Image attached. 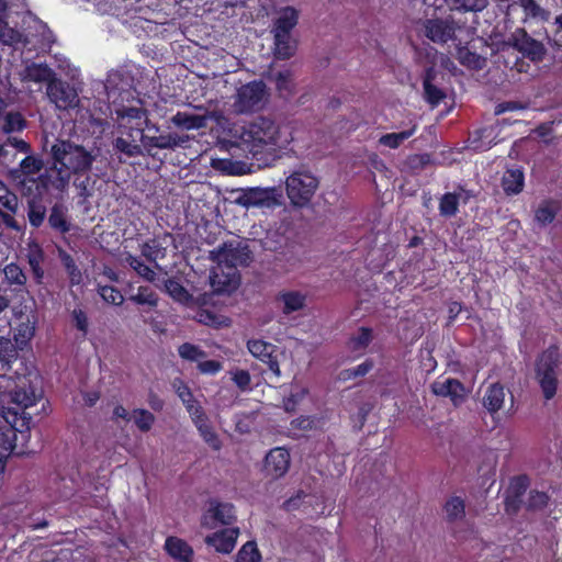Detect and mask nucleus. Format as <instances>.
<instances>
[{
	"label": "nucleus",
	"mask_w": 562,
	"mask_h": 562,
	"mask_svg": "<svg viewBox=\"0 0 562 562\" xmlns=\"http://www.w3.org/2000/svg\"><path fill=\"white\" fill-rule=\"evenodd\" d=\"M236 203L246 207H274L279 204V194L276 188H250L244 191Z\"/></svg>",
	"instance_id": "nucleus-11"
},
{
	"label": "nucleus",
	"mask_w": 562,
	"mask_h": 562,
	"mask_svg": "<svg viewBox=\"0 0 562 562\" xmlns=\"http://www.w3.org/2000/svg\"><path fill=\"white\" fill-rule=\"evenodd\" d=\"M132 419L139 430L148 431L155 422V416L146 409H134Z\"/></svg>",
	"instance_id": "nucleus-47"
},
{
	"label": "nucleus",
	"mask_w": 562,
	"mask_h": 562,
	"mask_svg": "<svg viewBox=\"0 0 562 562\" xmlns=\"http://www.w3.org/2000/svg\"><path fill=\"white\" fill-rule=\"evenodd\" d=\"M115 114L120 136L113 143L114 149L127 157L140 156L142 148L138 144L140 132H144L146 127L158 132V127L149 125L147 112L140 106H122L115 110Z\"/></svg>",
	"instance_id": "nucleus-4"
},
{
	"label": "nucleus",
	"mask_w": 562,
	"mask_h": 562,
	"mask_svg": "<svg viewBox=\"0 0 562 562\" xmlns=\"http://www.w3.org/2000/svg\"><path fill=\"white\" fill-rule=\"evenodd\" d=\"M35 334V317L26 315L14 328V340L18 345H26Z\"/></svg>",
	"instance_id": "nucleus-30"
},
{
	"label": "nucleus",
	"mask_w": 562,
	"mask_h": 562,
	"mask_svg": "<svg viewBox=\"0 0 562 562\" xmlns=\"http://www.w3.org/2000/svg\"><path fill=\"white\" fill-rule=\"evenodd\" d=\"M232 379L235 384L241 390L246 391L250 389V374L246 370H236L232 372Z\"/></svg>",
	"instance_id": "nucleus-64"
},
{
	"label": "nucleus",
	"mask_w": 562,
	"mask_h": 562,
	"mask_svg": "<svg viewBox=\"0 0 562 562\" xmlns=\"http://www.w3.org/2000/svg\"><path fill=\"white\" fill-rule=\"evenodd\" d=\"M210 259L215 263L214 267L228 269L229 266L237 267L243 262L241 250L234 243H224L210 252Z\"/></svg>",
	"instance_id": "nucleus-15"
},
{
	"label": "nucleus",
	"mask_w": 562,
	"mask_h": 562,
	"mask_svg": "<svg viewBox=\"0 0 562 562\" xmlns=\"http://www.w3.org/2000/svg\"><path fill=\"white\" fill-rule=\"evenodd\" d=\"M278 300L283 304L282 311L284 314L300 311L305 304V295L297 291L280 293Z\"/></svg>",
	"instance_id": "nucleus-31"
},
{
	"label": "nucleus",
	"mask_w": 562,
	"mask_h": 562,
	"mask_svg": "<svg viewBox=\"0 0 562 562\" xmlns=\"http://www.w3.org/2000/svg\"><path fill=\"white\" fill-rule=\"evenodd\" d=\"M21 80L24 82H47L54 80V71L45 64L31 63L20 74Z\"/></svg>",
	"instance_id": "nucleus-23"
},
{
	"label": "nucleus",
	"mask_w": 562,
	"mask_h": 562,
	"mask_svg": "<svg viewBox=\"0 0 562 562\" xmlns=\"http://www.w3.org/2000/svg\"><path fill=\"white\" fill-rule=\"evenodd\" d=\"M472 198L470 191L459 188L454 192L445 193L439 201V213L441 216L451 217L458 213L460 203H468Z\"/></svg>",
	"instance_id": "nucleus-18"
},
{
	"label": "nucleus",
	"mask_w": 562,
	"mask_h": 562,
	"mask_svg": "<svg viewBox=\"0 0 562 562\" xmlns=\"http://www.w3.org/2000/svg\"><path fill=\"white\" fill-rule=\"evenodd\" d=\"M249 352L257 359L268 364L271 373L278 379L281 376L279 361L277 359V347L261 339H250L247 342Z\"/></svg>",
	"instance_id": "nucleus-13"
},
{
	"label": "nucleus",
	"mask_w": 562,
	"mask_h": 562,
	"mask_svg": "<svg viewBox=\"0 0 562 562\" xmlns=\"http://www.w3.org/2000/svg\"><path fill=\"white\" fill-rule=\"evenodd\" d=\"M173 125L186 130H199L206 125V117L203 115L178 112L171 117Z\"/></svg>",
	"instance_id": "nucleus-29"
},
{
	"label": "nucleus",
	"mask_w": 562,
	"mask_h": 562,
	"mask_svg": "<svg viewBox=\"0 0 562 562\" xmlns=\"http://www.w3.org/2000/svg\"><path fill=\"white\" fill-rule=\"evenodd\" d=\"M461 27L454 21L446 19H431L424 23V33L434 43L445 44L448 41H459Z\"/></svg>",
	"instance_id": "nucleus-10"
},
{
	"label": "nucleus",
	"mask_w": 562,
	"mask_h": 562,
	"mask_svg": "<svg viewBox=\"0 0 562 562\" xmlns=\"http://www.w3.org/2000/svg\"><path fill=\"white\" fill-rule=\"evenodd\" d=\"M71 319L77 330H79L82 336H86L89 328L87 313L81 308H75L71 312Z\"/></svg>",
	"instance_id": "nucleus-59"
},
{
	"label": "nucleus",
	"mask_w": 562,
	"mask_h": 562,
	"mask_svg": "<svg viewBox=\"0 0 562 562\" xmlns=\"http://www.w3.org/2000/svg\"><path fill=\"white\" fill-rule=\"evenodd\" d=\"M465 513L464 501L459 496L450 497L445 504V514L450 521L462 519Z\"/></svg>",
	"instance_id": "nucleus-38"
},
{
	"label": "nucleus",
	"mask_w": 562,
	"mask_h": 562,
	"mask_svg": "<svg viewBox=\"0 0 562 562\" xmlns=\"http://www.w3.org/2000/svg\"><path fill=\"white\" fill-rule=\"evenodd\" d=\"M175 387L178 396L186 405L187 411L191 417L202 411L201 406L198 405V403L194 401L190 389L186 384H183L181 381H178L175 382Z\"/></svg>",
	"instance_id": "nucleus-34"
},
{
	"label": "nucleus",
	"mask_w": 562,
	"mask_h": 562,
	"mask_svg": "<svg viewBox=\"0 0 562 562\" xmlns=\"http://www.w3.org/2000/svg\"><path fill=\"white\" fill-rule=\"evenodd\" d=\"M299 12L292 7H285L278 11L273 26L274 37L291 35L292 29L297 24Z\"/></svg>",
	"instance_id": "nucleus-21"
},
{
	"label": "nucleus",
	"mask_w": 562,
	"mask_h": 562,
	"mask_svg": "<svg viewBox=\"0 0 562 562\" xmlns=\"http://www.w3.org/2000/svg\"><path fill=\"white\" fill-rule=\"evenodd\" d=\"M142 256L147 258L149 261L156 262L158 259L165 257V250L156 240H149L144 243L140 248Z\"/></svg>",
	"instance_id": "nucleus-50"
},
{
	"label": "nucleus",
	"mask_w": 562,
	"mask_h": 562,
	"mask_svg": "<svg viewBox=\"0 0 562 562\" xmlns=\"http://www.w3.org/2000/svg\"><path fill=\"white\" fill-rule=\"evenodd\" d=\"M559 210L555 201H543L536 210V221L542 225L550 224Z\"/></svg>",
	"instance_id": "nucleus-36"
},
{
	"label": "nucleus",
	"mask_w": 562,
	"mask_h": 562,
	"mask_svg": "<svg viewBox=\"0 0 562 562\" xmlns=\"http://www.w3.org/2000/svg\"><path fill=\"white\" fill-rule=\"evenodd\" d=\"M558 349L550 348L539 358L536 378L547 401L553 398L558 390Z\"/></svg>",
	"instance_id": "nucleus-7"
},
{
	"label": "nucleus",
	"mask_w": 562,
	"mask_h": 562,
	"mask_svg": "<svg viewBox=\"0 0 562 562\" xmlns=\"http://www.w3.org/2000/svg\"><path fill=\"white\" fill-rule=\"evenodd\" d=\"M502 186L507 194H517L524 188V173L519 169L507 170L502 179Z\"/></svg>",
	"instance_id": "nucleus-33"
},
{
	"label": "nucleus",
	"mask_w": 562,
	"mask_h": 562,
	"mask_svg": "<svg viewBox=\"0 0 562 562\" xmlns=\"http://www.w3.org/2000/svg\"><path fill=\"white\" fill-rule=\"evenodd\" d=\"M505 397L506 393L504 386L499 383H493L486 389L484 393L483 406L490 413H496L503 407Z\"/></svg>",
	"instance_id": "nucleus-26"
},
{
	"label": "nucleus",
	"mask_w": 562,
	"mask_h": 562,
	"mask_svg": "<svg viewBox=\"0 0 562 562\" xmlns=\"http://www.w3.org/2000/svg\"><path fill=\"white\" fill-rule=\"evenodd\" d=\"M59 258L68 273L70 283L79 284L82 281V274H81L80 269L77 267L75 260L72 259V257L69 254H67L66 251L59 250Z\"/></svg>",
	"instance_id": "nucleus-42"
},
{
	"label": "nucleus",
	"mask_w": 562,
	"mask_h": 562,
	"mask_svg": "<svg viewBox=\"0 0 562 562\" xmlns=\"http://www.w3.org/2000/svg\"><path fill=\"white\" fill-rule=\"evenodd\" d=\"M525 482H526V479L525 477H519L517 479L513 485H512V488H515V487H518V490L515 492V497H510V496H507L506 497V501H505V508H506V512L508 513H515L517 509H518V501H517V497L520 493V490H524L525 488Z\"/></svg>",
	"instance_id": "nucleus-60"
},
{
	"label": "nucleus",
	"mask_w": 562,
	"mask_h": 562,
	"mask_svg": "<svg viewBox=\"0 0 562 562\" xmlns=\"http://www.w3.org/2000/svg\"><path fill=\"white\" fill-rule=\"evenodd\" d=\"M20 168L24 176L33 178L43 168V161L34 156H27L21 161Z\"/></svg>",
	"instance_id": "nucleus-51"
},
{
	"label": "nucleus",
	"mask_w": 562,
	"mask_h": 562,
	"mask_svg": "<svg viewBox=\"0 0 562 562\" xmlns=\"http://www.w3.org/2000/svg\"><path fill=\"white\" fill-rule=\"evenodd\" d=\"M515 46L532 60H541L546 49L543 45L531 38L524 30H519L514 36Z\"/></svg>",
	"instance_id": "nucleus-19"
},
{
	"label": "nucleus",
	"mask_w": 562,
	"mask_h": 562,
	"mask_svg": "<svg viewBox=\"0 0 562 562\" xmlns=\"http://www.w3.org/2000/svg\"><path fill=\"white\" fill-rule=\"evenodd\" d=\"M25 126V120L19 112H9L4 117L3 131L5 133L18 132Z\"/></svg>",
	"instance_id": "nucleus-52"
},
{
	"label": "nucleus",
	"mask_w": 562,
	"mask_h": 562,
	"mask_svg": "<svg viewBox=\"0 0 562 562\" xmlns=\"http://www.w3.org/2000/svg\"><path fill=\"white\" fill-rule=\"evenodd\" d=\"M48 223L52 228H54L60 233H66L70 228V225L66 217V212L59 205H55L52 207L50 214L48 217Z\"/></svg>",
	"instance_id": "nucleus-40"
},
{
	"label": "nucleus",
	"mask_w": 562,
	"mask_h": 562,
	"mask_svg": "<svg viewBox=\"0 0 562 562\" xmlns=\"http://www.w3.org/2000/svg\"><path fill=\"white\" fill-rule=\"evenodd\" d=\"M415 131L416 127L413 126L412 128L400 133L385 134L380 137L379 143L385 147L395 149L400 147L403 142L413 136Z\"/></svg>",
	"instance_id": "nucleus-39"
},
{
	"label": "nucleus",
	"mask_w": 562,
	"mask_h": 562,
	"mask_svg": "<svg viewBox=\"0 0 562 562\" xmlns=\"http://www.w3.org/2000/svg\"><path fill=\"white\" fill-rule=\"evenodd\" d=\"M98 292L106 303L121 305L124 301L122 293L114 286L100 285Z\"/></svg>",
	"instance_id": "nucleus-54"
},
{
	"label": "nucleus",
	"mask_w": 562,
	"mask_h": 562,
	"mask_svg": "<svg viewBox=\"0 0 562 562\" xmlns=\"http://www.w3.org/2000/svg\"><path fill=\"white\" fill-rule=\"evenodd\" d=\"M46 94L57 110L76 108L74 126L81 134L99 139L109 127L106 116L110 106L105 102L80 100L74 87L56 79L47 85Z\"/></svg>",
	"instance_id": "nucleus-2"
},
{
	"label": "nucleus",
	"mask_w": 562,
	"mask_h": 562,
	"mask_svg": "<svg viewBox=\"0 0 562 562\" xmlns=\"http://www.w3.org/2000/svg\"><path fill=\"white\" fill-rule=\"evenodd\" d=\"M238 532L237 528H226L212 536H207L205 541L207 544L214 547L217 552L229 553L235 548Z\"/></svg>",
	"instance_id": "nucleus-20"
},
{
	"label": "nucleus",
	"mask_w": 562,
	"mask_h": 562,
	"mask_svg": "<svg viewBox=\"0 0 562 562\" xmlns=\"http://www.w3.org/2000/svg\"><path fill=\"white\" fill-rule=\"evenodd\" d=\"M276 85L280 93L290 94L293 89L291 72L288 70L278 72L276 77Z\"/></svg>",
	"instance_id": "nucleus-61"
},
{
	"label": "nucleus",
	"mask_w": 562,
	"mask_h": 562,
	"mask_svg": "<svg viewBox=\"0 0 562 562\" xmlns=\"http://www.w3.org/2000/svg\"><path fill=\"white\" fill-rule=\"evenodd\" d=\"M179 356L188 361H196L205 358V353L200 347L190 342H184L178 348Z\"/></svg>",
	"instance_id": "nucleus-49"
},
{
	"label": "nucleus",
	"mask_w": 562,
	"mask_h": 562,
	"mask_svg": "<svg viewBox=\"0 0 562 562\" xmlns=\"http://www.w3.org/2000/svg\"><path fill=\"white\" fill-rule=\"evenodd\" d=\"M165 548L169 555L181 562H190L193 555L191 547L177 537L167 538Z\"/></svg>",
	"instance_id": "nucleus-27"
},
{
	"label": "nucleus",
	"mask_w": 562,
	"mask_h": 562,
	"mask_svg": "<svg viewBox=\"0 0 562 562\" xmlns=\"http://www.w3.org/2000/svg\"><path fill=\"white\" fill-rule=\"evenodd\" d=\"M15 434L10 427L0 430V475L4 471L5 460L14 448Z\"/></svg>",
	"instance_id": "nucleus-32"
},
{
	"label": "nucleus",
	"mask_w": 562,
	"mask_h": 562,
	"mask_svg": "<svg viewBox=\"0 0 562 562\" xmlns=\"http://www.w3.org/2000/svg\"><path fill=\"white\" fill-rule=\"evenodd\" d=\"M457 58L458 60L470 68H480L481 58L477 54L470 52L467 47L461 46V38L457 41Z\"/></svg>",
	"instance_id": "nucleus-45"
},
{
	"label": "nucleus",
	"mask_w": 562,
	"mask_h": 562,
	"mask_svg": "<svg viewBox=\"0 0 562 562\" xmlns=\"http://www.w3.org/2000/svg\"><path fill=\"white\" fill-rule=\"evenodd\" d=\"M49 492L55 494V501L67 498L72 493V484L65 479H60L58 482L55 480L49 486Z\"/></svg>",
	"instance_id": "nucleus-56"
},
{
	"label": "nucleus",
	"mask_w": 562,
	"mask_h": 562,
	"mask_svg": "<svg viewBox=\"0 0 562 562\" xmlns=\"http://www.w3.org/2000/svg\"><path fill=\"white\" fill-rule=\"evenodd\" d=\"M3 276L9 285L23 288L26 283V274L19 265L11 262L3 268Z\"/></svg>",
	"instance_id": "nucleus-35"
},
{
	"label": "nucleus",
	"mask_w": 562,
	"mask_h": 562,
	"mask_svg": "<svg viewBox=\"0 0 562 562\" xmlns=\"http://www.w3.org/2000/svg\"><path fill=\"white\" fill-rule=\"evenodd\" d=\"M125 262L142 278H144L145 280L147 281H154L155 280V277H156V273L155 271L149 267L147 266L146 263H144L139 258L133 256V255H127L125 257Z\"/></svg>",
	"instance_id": "nucleus-43"
},
{
	"label": "nucleus",
	"mask_w": 562,
	"mask_h": 562,
	"mask_svg": "<svg viewBox=\"0 0 562 562\" xmlns=\"http://www.w3.org/2000/svg\"><path fill=\"white\" fill-rule=\"evenodd\" d=\"M192 422L199 430L200 436L203 440L214 450L221 449V440L213 427L210 425L207 417L204 415L203 411L193 415Z\"/></svg>",
	"instance_id": "nucleus-25"
},
{
	"label": "nucleus",
	"mask_w": 562,
	"mask_h": 562,
	"mask_svg": "<svg viewBox=\"0 0 562 562\" xmlns=\"http://www.w3.org/2000/svg\"><path fill=\"white\" fill-rule=\"evenodd\" d=\"M268 101V91L262 80H254L240 86L234 94L233 111L249 114L263 109Z\"/></svg>",
	"instance_id": "nucleus-5"
},
{
	"label": "nucleus",
	"mask_w": 562,
	"mask_h": 562,
	"mask_svg": "<svg viewBox=\"0 0 562 562\" xmlns=\"http://www.w3.org/2000/svg\"><path fill=\"white\" fill-rule=\"evenodd\" d=\"M19 206L18 196L9 190L4 182L0 181V212L16 213Z\"/></svg>",
	"instance_id": "nucleus-41"
},
{
	"label": "nucleus",
	"mask_w": 562,
	"mask_h": 562,
	"mask_svg": "<svg viewBox=\"0 0 562 562\" xmlns=\"http://www.w3.org/2000/svg\"><path fill=\"white\" fill-rule=\"evenodd\" d=\"M372 340V330L361 327L349 340V348L355 352H363Z\"/></svg>",
	"instance_id": "nucleus-37"
},
{
	"label": "nucleus",
	"mask_w": 562,
	"mask_h": 562,
	"mask_svg": "<svg viewBox=\"0 0 562 562\" xmlns=\"http://www.w3.org/2000/svg\"><path fill=\"white\" fill-rule=\"evenodd\" d=\"M24 33L21 47H29V49L44 50L49 48L55 42L53 32L48 29L47 24L37 19L31 12L23 15Z\"/></svg>",
	"instance_id": "nucleus-8"
},
{
	"label": "nucleus",
	"mask_w": 562,
	"mask_h": 562,
	"mask_svg": "<svg viewBox=\"0 0 562 562\" xmlns=\"http://www.w3.org/2000/svg\"><path fill=\"white\" fill-rule=\"evenodd\" d=\"M43 150L52 157L49 175L44 184L47 189L65 192L72 176L88 173L97 158L94 150L87 149L82 145L67 139H54L50 142L47 135L43 136Z\"/></svg>",
	"instance_id": "nucleus-1"
},
{
	"label": "nucleus",
	"mask_w": 562,
	"mask_h": 562,
	"mask_svg": "<svg viewBox=\"0 0 562 562\" xmlns=\"http://www.w3.org/2000/svg\"><path fill=\"white\" fill-rule=\"evenodd\" d=\"M188 137H180L177 134L157 136V148L171 149L183 144Z\"/></svg>",
	"instance_id": "nucleus-57"
},
{
	"label": "nucleus",
	"mask_w": 562,
	"mask_h": 562,
	"mask_svg": "<svg viewBox=\"0 0 562 562\" xmlns=\"http://www.w3.org/2000/svg\"><path fill=\"white\" fill-rule=\"evenodd\" d=\"M27 215L31 225L40 227L45 220V209L42 205L31 204Z\"/></svg>",
	"instance_id": "nucleus-63"
},
{
	"label": "nucleus",
	"mask_w": 562,
	"mask_h": 562,
	"mask_svg": "<svg viewBox=\"0 0 562 562\" xmlns=\"http://www.w3.org/2000/svg\"><path fill=\"white\" fill-rule=\"evenodd\" d=\"M167 293L176 301L187 304L191 296L183 285L173 279H168L165 283Z\"/></svg>",
	"instance_id": "nucleus-46"
},
{
	"label": "nucleus",
	"mask_w": 562,
	"mask_h": 562,
	"mask_svg": "<svg viewBox=\"0 0 562 562\" xmlns=\"http://www.w3.org/2000/svg\"><path fill=\"white\" fill-rule=\"evenodd\" d=\"M74 177V186L78 194L85 199L91 196L93 191L91 177L88 173Z\"/></svg>",
	"instance_id": "nucleus-55"
},
{
	"label": "nucleus",
	"mask_w": 562,
	"mask_h": 562,
	"mask_svg": "<svg viewBox=\"0 0 562 562\" xmlns=\"http://www.w3.org/2000/svg\"><path fill=\"white\" fill-rule=\"evenodd\" d=\"M432 392L438 396L450 397L454 405L465 397L464 386L456 379H438L431 384Z\"/></svg>",
	"instance_id": "nucleus-17"
},
{
	"label": "nucleus",
	"mask_w": 562,
	"mask_h": 562,
	"mask_svg": "<svg viewBox=\"0 0 562 562\" xmlns=\"http://www.w3.org/2000/svg\"><path fill=\"white\" fill-rule=\"evenodd\" d=\"M436 78V71L434 67H429L426 69L425 77H424V93L425 99L428 103H430L432 106L440 103V101L445 98V93L441 89L436 87L432 81Z\"/></svg>",
	"instance_id": "nucleus-28"
},
{
	"label": "nucleus",
	"mask_w": 562,
	"mask_h": 562,
	"mask_svg": "<svg viewBox=\"0 0 562 562\" xmlns=\"http://www.w3.org/2000/svg\"><path fill=\"white\" fill-rule=\"evenodd\" d=\"M261 555L255 542L245 543L238 551L236 562H260Z\"/></svg>",
	"instance_id": "nucleus-48"
},
{
	"label": "nucleus",
	"mask_w": 562,
	"mask_h": 562,
	"mask_svg": "<svg viewBox=\"0 0 562 562\" xmlns=\"http://www.w3.org/2000/svg\"><path fill=\"white\" fill-rule=\"evenodd\" d=\"M237 145L258 161L273 157L286 148L292 136L286 128L269 117L259 116L233 130Z\"/></svg>",
	"instance_id": "nucleus-3"
},
{
	"label": "nucleus",
	"mask_w": 562,
	"mask_h": 562,
	"mask_svg": "<svg viewBox=\"0 0 562 562\" xmlns=\"http://www.w3.org/2000/svg\"><path fill=\"white\" fill-rule=\"evenodd\" d=\"M0 391L9 393L11 401L22 408L33 406L42 395L26 375H18L15 380L5 374L0 375Z\"/></svg>",
	"instance_id": "nucleus-6"
},
{
	"label": "nucleus",
	"mask_w": 562,
	"mask_h": 562,
	"mask_svg": "<svg viewBox=\"0 0 562 562\" xmlns=\"http://www.w3.org/2000/svg\"><path fill=\"white\" fill-rule=\"evenodd\" d=\"M130 300L137 304H147L150 306H156L158 302L155 292L147 286L138 288L137 293L135 295H132Z\"/></svg>",
	"instance_id": "nucleus-53"
},
{
	"label": "nucleus",
	"mask_w": 562,
	"mask_h": 562,
	"mask_svg": "<svg viewBox=\"0 0 562 562\" xmlns=\"http://www.w3.org/2000/svg\"><path fill=\"white\" fill-rule=\"evenodd\" d=\"M372 368H373V362L371 360H366L352 369L345 370L342 372V378L344 379H353V378H358V376H364L367 373H369L371 371Z\"/></svg>",
	"instance_id": "nucleus-62"
},
{
	"label": "nucleus",
	"mask_w": 562,
	"mask_h": 562,
	"mask_svg": "<svg viewBox=\"0 0 562 562\" xmlns=\"http://www.w3.org/2000/svg\"><path fill=\"white\" fill-rule=\"evenodd\" d=\"M26 259L33 273L34 280L36 283L41 284L45 276V271L43 269L45 255L42 247L37 243L31 241L27 244Z\"/></svg>",
	"instance_id": "nucleus-22"
},
{
	"label": "nucleus",
	"mask_w": 562,
	"mask_h": 562,
	"mask_svg": "<svg viewBox=\"0 0 562 562\" xmlns=\"http://www.w3.org/2000/svg\"><path fill=\"white\" fill-rule=\"evenodd\" d=\"M16 350L10 339L0 337V361L10 363L16 358Z\"/></svg>",
	"instance_id": "nucleus-58"
},
{
	"label": "nucleus",
	"mask_w": 562,
	"mask_h": 562,
	"mask_svg": "<svg viewBox=\"0 0 562 562\" xmlns=\"http://www.w3.org/2000/svg\"><path fill=\"white\" fill-rule=\"evenodd\" d=\"M295 50V44L291 35L274 37V54L280 59L290 58Z\"/></svg>",
	"instance_id": "nucleus-44"
},
{
	"label": "nucleus",
	"mask_w": 562,
	"mask_h": 562,
	"mask_svg": "<svg viewBox=\"0 0 562 562\" xmlns=\"http://www.w3.org/2000/svg\"><path fill=\"white\" fill-rule=\"evenodd\" d=\"M239 277L237 268L229 266L228 269L212 267L210 272V284L216 293H229L238 286Z\"/></svg>",
	"instance_id": "nucleus-14"
},
{
	"label": "nucleus",
	"mask_w": 562,
	"mask_h": 562,
	"mask_svg": "<svg viewBox=\"0 0 562 562\" xmlns=\"http://www.w3.org/2000/svg\"><path fill=\"white\" fill-rule=\"evenodd\" d=\"M285 184L291 203L296 206H304L313 198L318 181L311 172L300 170L290 175Z\"/></svg>",
	"instance_id": "nucleus-9"
},
{
	"label": "nucleus",
	"mask_w": 562,
	"mask_h": 562,
	"mask_svg": "<svg viewBox=\"0 0 562 562\" xmlns=\"http://www.w3.org/2000/svg\"><path fill=\"white\" fill-rule=\"evenodd\" d=\"M290 468V453L285 448L277 447L266 456L265 469L273 479L283 476Z\"/></svg>",
	"instance_id": "nucleus-16"
},
{
	"label": "nucleus",
	"mask_w": 562,
	"mask_h": 562,
	"mask_svg": "<svg viewBox=\"0 0 562 562\" xmlns=\"http://www.w3.org/2000/svg\"><path fill=\"white\" fill-rule=\"evenodd\" d=\"M235 518V510L232 504L223 503L211 505L206 515L203 518V525L213 528L214 525L211 520L217 521L222 525H229Z\"/></svg>",
	"instance_id": "nucleus-24"
},
{
	"label": "nucleus",
	"mask_w": 562,
	"mask_h": 562,
	"mask_svg": "<svg viewBox=\"0 0 562 562\" xmlns=\"http://www.w3.org/2000/svg\"><path fill=\"white\" fill-rule=\"evenodd\" d=\"M12 12L8 2L0 5V44L20 48L24 40L23 34L15 29Z\"/></svg>",
	"instance_id": "nucleus-12"
}]
</instances>
